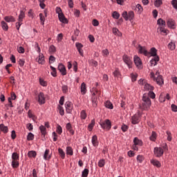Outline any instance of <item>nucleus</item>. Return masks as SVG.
I'll list each match as a JSON object with an SVG mask.
<instances>
[{
  "instance_id": "nucleus-32",
  "label": "nucleus",
  "mask_w": 177,
  "mask_h": 177,
  "mask_svg": "<svg viewBox=\"0 0 177 177\" xmlns=\"http://www.w3.org/2000/svg\"><path fill=\"white\" fill-rule=\"evenodd\" d=\"M91 142L95 147H96V146H98L99 142H97V136L96 135L92 137Z\"/></svg>"
},
{
  "instance_id": "nucleus-18",
  "label": "nucleus",
  "mask_w": 177,
  "mask_h": 177,
  "mask_svg": "<svg viewBox=\"0 0 177 177\" xmlns=\"http://www.w3.org/2000/svg\"><path fill=\"white\" fill-rule=\"evenodd\" d=\"M150 162L152 164V165L156 167V168H161V162H160V161L157 160L156 159H151Z\"/></svg>"
},
{
  "instance_id": "nucleus-22",
  "label": "nucleus",
  "mask_w": 177,
  "mask_h": 177,
  "mask_svg": "<svg viewBox=\"0 0 177 177\" xmlns=\"http://www.w3.org/2000/svg\"><path fill=\"white\" fill-rule=\"evenodd\" d=\"M4 20L7 23H15L16 21V19L13 16H6L4 17Z\"/></svg>"
},
{
  "instance_id": "nucleus-56",
  "label": "nucleus",
  "mask_w": 177,
  "mask_h": 177,
  "mask_svg": "<svg viewBox=\"0 0 177 177\" xmlns=\"http://www.w3.org/2000/svg\"><path fill=\"white\" fill-rule=\"evenodd\" d=\"M130 76H131L132 82H135V81H136L138 78V74L131 73Z\"/></svg>"
},
{
  "instance_id": "nucleus-31",
  "label": "nucleus",
  "mask_w": 177,
  "mask_h": 177,
  "mask_svg": "<svg viewBox=\"0 0 177 177\" xmlns=\"http://www.w3.org/2000/svg\"><path fill=\"white\" fill-rule=\"evenodd\" d=\"M58 153L59 157H61L62 160H64L66 158V153L64 152V151H63L62 148L58 149Z\"/></svg>"
},
{
  "instance_id": "nucleus-58",
  "label": "nucleus",
  "mask_w": 177,
  "mask_h": 177,
  "mask_svg": "<svg viewBox=\"0 0 177 177\" xmlns=\"http://www.w3.org/2000/svg\"><path fill=\"white\" fill-rule=\"evenodd\" d=\"M27 140H34V135L32 134V133H28L27 136Z\"/></svg>"
},
{
  "instance_id": "nucleus-29",
  "label": "nucleus",
  "mask_w": 177,
  "mask_h": 177,
  "mask_svg": "<svg viewBox=\"0 0 177 177\" xmlns=\"http://www.w3.org/2000/svg\"><path fill=\"white\" fill-rule=\"evenodd\" d=\"M80 90L82 95H85V93H86V84L85 82L82 83L80 86Z\"/></svg>"
},
{
  "instance_id": "nucleus-44",
  "label": "nucleus",
  "mask_w": 177,
  "mask_h": 177,
  "mask_svg": "<svg viewBox=\"0 0 177 177\" xmlns=\"http://www.w3.org/2000/svg\"><path fill=\"white\" fill-rule=\"evenodd\" d=\"M57 109H58V111H59L60 115H62V116L64 115V108H63V106L58 105Z\"/></svg>"
},
{
  "instance_id": "nucleus-17",
  "label": "nucleus",
  "mask_w": 177,
  "mask_h": 177,
  "mask_svg": "<svg viewBox=\"0 0 177 177\" xmlns=\"http://www.w3.org/2000/svg\"><path fill=\"white\" fill-rule=\"evenodd\" d=\"M133 143L136 146H139L140 147H142V146H143V141L138 139V137H135L133 138Z\"/></svg>"
},
{
  "instance_id": "nucleus-53",
  "label": "nucleus",
  "mask_w": 177,
  "mask_h": 177,
  "mask_svg": "<svg viewBox=\"0 0 177 177\" xmlns=\"http://www.w3.org/2000/svg\"><path fill=\"white\" fill-rule=\"evenodd\" d=\"M39 84L41 86H48V82L44 81L42 78H39Z\"/></svg>"
},
{
  "instance_id": "nucleus-36",
  "label": "nucleus",
  "mask_w": 177,
  "mask_h": 177,
  "mask_svg": "<svg viewBox=\"0 0 177 177\" xmlns=\"http://www.w3.org/2000/svg\"><path fill=\"white\" fill-rule=\"evenodd\" d=\"M1 25L4 31H8V30H9V26H8V24L4 21H1Z\"/></svg>"
},
{
  "instance_id": "nucleus-11",
  "label": "nucleus",
  "mask_w": 177,
  "mask_h": 177,
  "mask_svg": "<svg viewBox=\"0 0 177 177\" xmlns=\"http://www.w3.org/2000/svg\"><path fill=\"white\" fill-rule=\"evenodd\" d=\"M52 158V152L50 153V149H46L44 154V160L46 161H49Z\"/></svg>"
},
{
  "instance_id": "nucleus-9",
  "label": "nucleus",
  "mask_w": 177,
  "mask_h": 177,
  "mask_svg": "<svg viewBox=\"0 0 177 177\" xmlns=\"http://www.w3.org/2000/svg\"><path fill=\"white\" fill-rule=\"evenodd\" d=\"M73 102L67 101L65 103L66 113H67V114H71V113H73Z\"/></svg>"
},
{
  "instance_id": "nucleus-57",
  "label": "nucleus",
  "mask_w": 177,
  "mask_h": 177,
  "mask_svg": "<svg viewBox=\"0 0 177 177\" xmlns=\"http://www.w3.org/2000/svg\"><path fill=\"white\" fill-rule=\"evenodd\" d=\"M144 160H145V158L143 157V156L138 155L137 156V161L140 164H142V162H143Z\"/></svg>"
},
{
  "instance_id": "nucleus-8",
  "label": "nucleus",
  "mask_w": 177,
  "mask_h": 177,
  "mask_svg": "<svg viewBox=\"0 0 177 177\" xmlns=\"http://www.w3.org/2000/svg\"><path fill=\"white\" fill-rule=\"evenodd\" d=\"M37 101L39 104H45L46 98L45 97V94L43 92H40L37 95Z\"/></svg>"
},
{
  "instance_id": "nucleus-2",
  "label": "nucleus",
  "mask_w": 177,
  "mask_h": 177,
  "mask_svg": "<svg viewBox=\"0 0 177 177\" xmlns=\"http://www.w3.org/2000/svg\"><path fill=\"white\" fill-rule=\"evenodd\" d=\"M99 124L104 131H110L111 129V121L109 119H106L104 121L100 120Z\"/></svg>"
},
{
  "instance_id": "nucleus-43",
  "label": "nucleus",
  "mask_w": 177,
  "mask_h": 177,
  "mask_svg": "<svg viewBox=\"0 0 177 177\" xmlns=\"http://www.w3.org/2000/svg\"><path fill=\"white\" fill-rule=\"evenodd\" d=\"M157 31H160V32H163V34H165V35H167L168 33L167 32L168 31L167 29H165V27H158L157 29Z\"/></svg>"
},
{
  "instance_id": "nucleus-12",
  "label": "nucleus",
  "mask_w": 177,
  "mask_h": 177,
  "mask_svg": "<svg viewBox=\"0 0 177 177\" xmlns=\"http://www.w3.org/2000/svg\"><path fill=\"white\" fill-rule=\"evenodd\" d=\"M75 46L80 56L84 57V50H82V48H84V45H82V44L81 43H76Z\"/></svg>"
},
{
  "instance_id": "nucleus-5",
  "label": "nucleus",
  "mask_w": 177,
  "mask_h": 177,
  "mask_svg": "<svg viewBox=\"0 0 177 177\" xmlns=\"http://www.w3.org/2000/svg\"><path fill=\"white\" fill-rule=\"evenodd\" d=\"M153 154L157 158H160L164 156V149L161 147H156L153 149Z\"/></svg>"
},
{
  "instance_id": "nucleus-49",
  "label": "nucleus",
  "mask_w": 177,
  "mask_h": 177,
  "mask_svg": "<svg viewBox=\"0 0 177 177\" xmlns=\"http://www.w3.org/2000/svg\"><path fill=\"white\" fill-rule=\"evenodd\" d=\"M105 107H106V109H110V110H113V103L110 101H106L105 102Z\"/></svg>"
},
{
  "instance_id": "nucleus-13",
  "label": "nucleus",
  "mask_w": 177,
  "mask_h": 177,
  "mask_svg": "<svg viewBox=\"0 0 177 177\" xmlns=\"http://www.w3.org/2000/svg\"><path fill=\"white\" fill-rule=\"evenodd\" d=\"M36 61L39 64H45V56H44V54L39 53L38 57L36 58Z\"/></svg>"
},
{
  "instance_id": "nucleus-51",
  "label": "nucleus",
  "mask_w": 177,
  "mask_h": 177,
  "mask_svg": "<svg viewBox=\"0 0 177 177\" xmlns=\"http://www.w3.org/2000/svg\"><path fill=\"white\" fill-rule=\"evenodd\" d=\"M147 95L148 97H150L151 99H156V93H154L153 91H149V93Z\"/></svg>"
},
{
  "instance_id": "nucleus-41",
  "label": "nucleus",
  "mask_w": 177,
  "mask_h": 177,
  "mask_svg": "<svg viewBox=\"0 0 177 177\" xmlns=\"http://www.w3.org/2000/svg\"><path fill=\"white\" fill-rule=\"evenodd\" d=\"M86 117H87L86 111L85 110H82L80 112V118H81V120H86Z\"/></svg>"
},
{
  "instance_id": "nucleus-39",
  "label": "nucleus",
  "mask_w": 177,
  "mask_h": 177,
  "mask_svg": "<svg viewBox=\"0 0 177 177\" xmlns=\"http://www.w3.org/2000/svg\"><path fill=\"white\" fill-rule=\"evenodd\" d=\"M19 165L20 163L19 162V160H12L11 165L12 168H19Z\"/></svg>"
},
{
  "instance_id": "nucleus-1",
  "label": "nucleus",
  "mask_w": 177,
  "mask_h": 177,
  "mask_svg": "<svg viewBox=\"0 0 177 177\" xmlns=\"http://www.w3.org/2000/svg\"><path fill=\"white\" fill-rule=\"evenodd\" d=\"M150 107H151V100H150L147 93H145L142 98V109L148 111V110H150Z\"/></svg>"
},
{
  "instance_id": "nucleus-27",
  "label": "nucleus",
  "mask_w": 177,
  "mask_h": 177,
  "mask_svg": "<svg viewBox=\"0 0 177 177\" xmlns=\"http://www.w3.org/2000/svg\"><path fill=\"white\" fill-rule=\"evenodd\" d=\"M24 17H26V11L21 10L20 14L18 17V21H21L23 23V19H24Z\"/></svg>"
},
{
  "instance_id": "nucleus-33",
  "label": "nucleus",
  "mask_w": 177,
  "mask_h": 177,
  "mask_svg": "<svg viewBox=\"0 0 177 177\" xmlns=\"http://www.w3.org/2000/svg\"><path fill=\"white\" fill-rule=\"evenodd\" d=\"M156 140H157V133H156V131H152L151 135L149 137V140H151V142H156Z\"/></svg>"
},
{
  "instance_id": "nucleus-28",
  "label": "nucleus",
  "mask_w": 177,
  "mask_h": 177,
  "mask_svg": "<svg viewBox=\"0 0 177 177\" xmlns=\"http://www.w3.org/2000/svg\"><path fill=\"white\" fill-rule=\"evenodd\" d=\"M157 24H158V26H159V27H166V26H167L166 22L164 21V19H162L161 18L158 19Z\"/></svg>"
},
{
  "instance_id": "nucleus-30",
  "label": "nucleus",
  "mask_w": 177,
  "mask_h": 177,
  "mask_svg": "<svg viewBox=\"0 0 177 177\" xmlns=\"http://www.w3.org/2000/svg\"><path fill=\"white\" fill-rule=\"evenodd\" d=\"M0 130L4 133H8V132H9V129L3 124H0Z\"/></svg>"
},
{
  "instance_id": "nucleus-19",
  "label": "nucleus",
  "mask_w": 177,
  "mask_h": 177,
  "mask_svg": "<svg viewBox=\"0 0 177 177\" xmlns=\"http://www.w3.org/2000/svg\"><path fill=\"white\" fill-rule=\"evenodd\" d=\"M144 89L145 91H146L147 92H150L151 91H154V86H151L150 84L149 83H145V86H144Z\"/></svg>"
},
{
  "instance_id": "nucleus-38",
  "label": "nucleus",
  "mask_w": 177,
  "mask_h": 177,
  "mask_svg": "<svg viewBox=\"0 0 177 177\" xmlns=\"http://www.w3.org/2000/svg\"><path fill=\"white\" fill-rule=\"evenodd\" d=\"M28 156L31 158H35L37 157V152L35 151H29L28 153Z\"/></svg>"
},
{
  "instance_id": "nucleus-55",
  "label": "nucleus",
  "mask_w": 177,
  "mask_h": 177,
  "mask_svg": "<svg viewBox=\"0 0 177 177\" xmlns=\"http://www.w3.org/2000/svg\"><path fill=\"white\" fill-rule=\"evenodd\" d=\"M112 17L116 20H118V19H120V13H118L117 11H114L112 14Z\"/></svg>"
},
{
  "instance_id": "nucleus-35",
  "label": "nucleus",
  "mask_w": 177,
  "mask_h": 177,
  "mask_svg": "<svg viewBox=\"0 0 177 177\" xmlns=\"http://www.w3.org/2000/svg\"><path fill=\"white\" fill-rule=\"evenodd\" d=\"M136 10L138 15H141L142 12H143V7L140 4H137L136 6Z\"/></svg>"
},
{
  "instance_id": "nucleus-14",
  "label": "nucleus",
  "mask_w": 177,
  "mask_h": 177,
  "mask_svg": "<svg viewBox=\"0 0 177 177\" xmlns=\"http://www.w3.org/2000/svg\"><path fill=\"white\" fill-rule=\"evenodd\" d=\"M58 70L61 73L62 75H66L67 74V71H66V66L62 64H59L58 65Z\"/></svg>"
},
{
  "instance_id": "nucleus-21",
  "label": "nucleus",
  "mask_w": 177,
  "mask_h": 177,
  "mask_svg": "<svg viewBox=\"0 0 177 177\" xmlns=\"http://www.w3.org/2000/svg\"><path fill=\"white\" fill-rule=\"evenodd\" d=\"M168 49H170V50H175V48H176V41L172 40L170 43H169Z\"/></svg>"
},
{
  "instance_id": "nucleus-10",
  "label": "nucleus",
  "mask_w": 177,
  "mask_h": 177,
  "mask_svg": "<svg viewBox=\"0 0 177 177\" xmlns=\"http://www.w3.org/2000/svg\"><path fill=\"white\" fill-rule=\"evenodd\" d=\"M138 52L140 55H144V56H149V51L146 49V47L138 45Z\"/></svg>"
},
{
  "instance_id": "nucleus-63",
  "label": "nucleus",
  "mask_w": 177,
  "mask_h": 177,
  "mask_svg": "<svg viewBox=\"0 0 177 177\" xmlns=\"http://www.w3.org/2000/svg\"><path fill=\"white\" fill-rule=\"evenodd\" d=\"M171 5L174 9H176L177 10V0H172L171 1Z\"/></svg>"
},
{
  "instance_id": "nucleus-60",
  "label": "nucleus",
  "mask_w": 177,
  "mask_h": 177,
  "mask_svg": "<svg viewBox=\"0 0 177 177\" xmlns=\"http://www.w3.org/2000/svg\"><path fill=\"white\" fill-rule=\"evenodd\" d=\"M62 92H63V93H67L68 92V86L63 85L62 86Z\"/></svg>"
},
{
  "instance_id": "nucleus-54",
  "label": "nucleus",
  "mask_w": 177,
  "mask_h": 177,
  "mask_svg": "<svg viewBox=\"0 0 177 177\" xmlns=\"http://www.w3.org/2000/svg\"><path fill=\"white\" fill-rule=\"evenodd\" d=\"M93 107H97V98L95 97H92Z\"/></svg>"
},
{
  "instance_id": "nucleus-46",
  "label": "nucleus",
  "mask_w": 177,
  "mask_h": 177,
  "mask_svg": "<svg viewBox=\"0 0 177 177\" xmlns=\"http://www.w3.org/2000/svg\"><path fill=\"white\" fill-rule=\"evenodd\" d=\"M39 17H40V22L41 26H44L45 25V16H44V14L40 13L39 15Z\"/></svg>"
},
{
  "instance_id": "nucleus-47",
  "label": "nucleus",
  "mask_w": 177,
  "mask_h": 177,
  "mask_svg": "<svg viewBox=\"0 0 177 177\" xmlns=\"http://www.w3.org/2000/svg\"><path fill=\"white\" fill-rule=\"evenodd\" d=\"M104 165H106V161L104 160V159L100 160L98 162V167H100V168H103Z\"/></svg>"
},
{
  "instance_id": "nucleus-62",
  "label": "nucleus",
  "mask_w": 177,
  "mask_h": 177,
  "mask_svg": "<svg viewBox=\"0 0 177 177\" xmlns=\"http://www.w3.org/2000/svg\"><path fill=\"white\" fill-rule=\"evenodd\" d=\"M102 53L104 56H109V55L110 54V52H109V49H104V50H102Z\"/></svg>"
},
{
  "instance_id": "nucleus-40",
  "label": "nucleus",
  "mask_w": 177,
  "mask_h": 177,
  "mask_svg": "<svg viewBox=\"0 0 177 177\" xmlns=\"http://www.w3.org/2000/svg\"><path fill=\"white\" fill-rule=\"evenodd\" d=\"M66 154L67 156H73L74 154L73 148L71 147H66Z\"/></svg>"
},
{
  "instance_id": "nucleus-52",
  "label": "nucleus",
  "mask_w": 177,
  "mask_h": 177,
  "mask_svg": "<svg viewBox=\"0 0 177 177\" xmlns=\"http://www.w3.org/2000/svg\"><path fill=\"white\" fill-rule=\"evenodd\" d=\"M28 17H31V19H34V17H35V15L34 14V11L32 10V9H30L28 10Z\"/></svg>"
},
{
  "instance_id": "nucleus-37",
  "label": "nucleus",
  "mask_w": 177,
  "mask_h": 177,
  "mask_svg": "<svg viewBox=\"0 0 177 177\" xmlns=\"http://www.w3.org/2000/svg\"><path fill=\"white\" fill-rule=\"evenodd\" d=\"M95 119H93L91 122V123L88 125V129L89 132L92 131V129H93V127H95Z\"/></svg>"
},
{
  "instance_id": "nucleus-48",
  "label": "nucleus",
  "mask_w": 177,
  "mask_h": 177,
  "mask_svg": "<svg viewBox=\"0 0 177 177\" xmlns=\"http://www.w3.org/2000/svg\"><path fill=\"white\" fill-rule=\"evenodd\" d=\"M88 175H89V169H84L82 172V177H88Z\"/></svg>"
},
{
  "instance_id": "nucleus-23",
  "label": "nucleus",
  "mask_w": 177,
  "mask_h": 177,
  "mask_svg": "<svg viewBox=\"0 0 177 177\" xmlns=\"http://www.w3.org/2000/svg\"><path fill=\"white\" fill-rule=\"evenodd\" d=\"M150 55L153 57H156V56H158L157 55V49L155 47H152L150 49V51L149 52V56H150Z\"/></svg>"
},
{
  "instance_id": "nucleus-45",
  "label": "nucleus",
  "mask_w": 177,
  "mask_h": 177,
  "mask_svg": "<svg viewBox=\"0 0 177 177\" xmlns=\"http://www.w3.org/2000/svg\"><path fill=\"white\" fill-rule=\"evenodd\" d=\"M113 75L115 77V78L120 77V75H121L120 70L118 68H115V71L113 72Z\"/></svg>"
},
{
  "instance_id": "nucleus-7",
  "label": "nucleus",
  "mask_w": 177,
  "mask_h": 177,
  "mask_svg": "<svg viewBox=\"0 0 177 177\" xmlns=\"http://www.w3.org/2000/svg\"><path fill=\"white\" fill-rule=\"evenodd\" d=\"M133 62L138 68H143V64L142 63V59H140V57H139L138 55L134 56Z\"/></svg>"
},
{
  "instance_id": "nucleus-16",
  "label": "nucleus",
  "mask_w": 177,
  "mask_h": 177,
  "mask_svg": "<svg viewBox=\"0 0 177 177\" xmlns=\"http://www.w3.org/2000/svg\"><path fill=\"white\" fill-rule=\"evenodd\" d=\"M167 25L169 28L175 29V21L172 19H169L167 21Z\"/></svg>"
},
{
  "instance_id": "nucleus-42",
  "label": "nucleus",
  "mask_w": 177,
  "mask_h": 177,
  "mask_svg": "<svg viewBox=\"0 0 177 177\" xmlns=\"http://www.w3.org/2000/svg\"><path fill=\"white\" fill-rule=\"evenodd\" d=\"M50 68L52 70L51 75L53 77H57V72L56 71V68L53 67V66H50Z\"/></svg>"
},
{
  "instance_id": "nucleus-20",
  "label": "nucleus",
  "mask_w": 177,
  "mask_h": 177,
  "mask_svg": "<svg viewBox=\"0 0 177 177\" xmlns=\"http://www.w3.org/2000/svg\"><path fill=\"white\" fill-rule=\"evenodd\" d=\"M58 19L59 21H61V23H64L65 24H67V23H68V21L67 20V19L63 13L59 14V15H58Z\"/></svg>"
},
{
  "instance_id": "nucleus-59",
  "label": "nucleus",
  "mask_w": 177,
  "mask_h": 177,
  "mask_svg": "<svg viewBox=\"0 0 177 177\" xmlns=\"http://www.w3.org/2000/svg\"><path fill=\"white\" fill-rule=\"evenodd\" d=\"M48 50L50 53H55V52H56V47L54 46L53 45H51L50 46Z\"/></svg>"
},
{
  "instance_id": "nucleus-3",
  "label": "nucleus",
  "mask_w": 177,
  "mask_h": 177,
  "mask_svg": "<svg viewBox=\"0 0 177 177\" xmlns=\"http://www.w3.org/2000/svg\"><path fill=\"white\" fill-rule=\"evenodd\" d=\"M122 16L126 21H128V20H129V21H132L135 18V12H133V11H129V12L124 11Z\"/></svg>"
},
{
  "instance_id": "nucleus-25",
  "label": "nucleus",
  "mask_w": 177,
  "mask_h": 177,
  "mask_svg": "<svg viewBox=\"0 0 177 177\" xmlns=\"http://www.w3.org/2000/svg\"><path fill=\"white\" fill-rule=\"evenodd\" d=\"M66 130L71 133V135H74V130L73 129V125L71 123H67L66 125Z\"/></svg>"
},
{
  "instance_id": "nucleus-26",
  "label": "nucleus",
  "mask_w": 177,
  "mask_h": 177,
  "mask_svg": "<svg viewBox=\"0 0 177 177\" xmlns=\"http://www.w3.org/2000/svg\"><path fill=\"white\" fill-rule=\"evenodd\" d=\"M158 62H160V57H154V58L150 61V64L151 66H157Z\"/></svg>"
},
{
  "instance_id": "nucleus-64",
  "label": "nucleus",
  "mask_w": 177,
  "mask_h": 177,
  "mask_svg": "<svg viewBox=\"0 0 177 177\" xmlns=\"http://www.w3.org/2000/svg\"><path fill=\"white\" fill-rule=\"evenodd\" d=\"M128 126L126 125V124H122V127H121V129L122 131V132H127V131H128Z\"/></svg>"
},
{
  "instance_id": "nucleus-61",
  "label": "nucleus",
  "mask_w": 177,
  "mask_h": 177,
  "mask_svg": "<svg viewBox=\"0 0 177 177\" xmlns=\"http://www.w3.org/2000/svg\"><path fill=\"white\" fill-rule=\"evenodd\" d=\"M35 48L39 55V53H41V47H39V44H38V43H35Z\"/></svg>"
},
{
  "instance_id": "nucleus-24",
  "label": "nucleus",
  "mask_w": 177,
  "mask_h": 177,
  "mask_svg": "<svg viewBox=\"0 0 177 177\" xmlns=\"http://www.w3.org/2000/svg\"><path fill=\"white\" fill-rule=\"evenodd\" d=\"M11 158L12 161H19V160H20V155L17 152H13Z\"/></svg>"
},
{
  "instance_id": "nucleus-34",
  "label": "nucleus",
  "mask_w": 177,
  "mask_h": 177,
  "mask_svg": "<svg viewBox=\"0 0 177 177\" xmlns=\"http://www.w3.org/2000/svg\"><path fill=\"white\" fill-rule=\"evenodd\" d=\"M39 129L41 133V135L43 136H45V135H46L47 132H46V127H45V126L44 125H41L39 127Z\"/></svg>"
},
{
  "instance_id": "nucleus-6",
  "label": "nucleus",
  "mask_w": 177,
  "mask_h": 177,
  "mask_svg": "<svg viewBox=\"0 0 177 177\" xmlns=\"http://www.w3.org/2000/svg\"><path fill=\"white\" fill-rule=\"evenodd\" d=\"M122 60L127 66H128L129 68H132V59L130 58L129 56L127 55H124L122 57Z\"/></svg>"
},
{
  "instance_id": "nucleus-50",
  "label": "nucleus",
  "mask_w": 177,
  "mask_h": 177,
  "mask_svg": "<svg viewBox=\"0 0 177 177\" xmlns=\"http://www.w3.org/2000/svg\"><path fill=\"white\" fill-rule=\"evenodd\" d=\"M162 4V0H156L154 2V6H156V8H160V6H161Z\"/></svg>"
},
{
  "instance_id": "nucleus-15",
  "label": "nucleus",
  "mask_w": 177,
  "mask_h": 177,
  "mask_svg": "<svg viewBox=\"0 0 177 177\" xmlns=\"http://www.w3.org/2000/svg\"><path fill=\"white\" fill-rule=\"evenodd\" d=\"M154 81H156L158 85H164V79H162V75H158V77L155 78Z\"/></svg>"
},
{
  "instance_id": "nucleus-4",
  "label": "nucleus",
  "mask_w": 177,
  "mask_h": 177,
  "mask_svg": "<svg viewBox=\"0 0 177 177\" xmlns=\"http://www.w3.org/2000/svg\"><path fill=\"white\" fill-rule=\"evenodd\" d=\"M140 117H142V113L138 111L133 116L131 117V124L133 125H136L139 122H140Z\"/></svg>"
}]
</instances>
